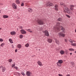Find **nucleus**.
<instances>
[{
  "mask_svg": "<svg viewBox=\"0 0 76 76\" xmlns=\"http://www.w3.org/2000/svg\"><path fill=\"white\" fill-rule=\"evenodd\" d=\"M60 23H57L56 24V26H57L56 27L55 29V30L57 31V32L60 31V29H61V28L62 31H64V28L62 26H60Z\"/></svg>",
  "mask_w": 76,
  "mask_h": 76,
  "instance_id": "1",
  "label": "nucleus"
},
{
  "mask_svg": "<svg viewBox=\"0 0 76 76\" xmlns=\"http://www.w3.org/2000/svg\"><path fill=\"white\" fill-rule=\"evenodd\" d=\"M64 12L65 13L67 12V13H68V14H70V15L72 14V12L71 10L68 9V8H67V7L64 6Z\"/></svg>",
  "mask_w": 76,
  "mask_h": 76,
  "instance_id": "2",
  "label": "nucleus"
},
{
  "mask_svg": "<svg viewBox=\"0 0 76 76\" xmlns=\"http://www.w3.org/2000/svg\"><path fill=\"white\" fill-rule=\"evenodd\" d=\"M37 22L39 25H44V21L41 20H38L37 21Z\"/></svg>",
  "mask_w": 76,
  "mask_h": 76,
  "instance_id": "3",
  "label": "nucleus"
},
{
  "mask_svg": "<svg viewBox=\"0 0 76 76\" xmlns=\"http://www.w3.org/2000/svg\"><path fill=\"white\" fill-rule=\"evenodd\" d=\"M12 7L14 9H17V5L16 4L13 3L12 4Z\"/></svg>",
  "mask_w": 76,
  "mask_h": 76,
  "instance_id": "4",
  "label": "nucleus"
},
{
  "mask_svg": "<svg viewBox=\"0 0 76 76\" xmlns=\"http://www.w3.org/2000/svg\"><path fill=\"white\" fill-rule=\"evenodd\" d=\"M20 32L22 34H26V32L23 29H21L20 30Z\"/></svg>",
  "mask_w": 76,
  "mask_h": 76,
  "instance_id": "5",
  "label": "nucleus"
},
{
  "mask_svg": "<svg viewBox=\"0 0 76 76\" xmlns=\"http://www.w3.org/2000/svg\"><path fill=\"white\" fill-rule=\"evenodd\" d=\"M45 36H47V37H48L49 36V33H48V31L46 30L45 31Z\"/></svg>",
  "mask_w": 76,
  "mask_h": 76,
  "instance_id": "6",
  "label": "nucleus"
},
{
  "mask_svg": "<svg viewBox=\"0 0 76 76\" xmlns=\"http://www.w3.org/2000/svg\"><path fill=\"white\" fill-rule=\"evenodd\" d=\"M46 6H53V4L52 3L50 4L49 2H48L46 4Z\"/></svg>",
  "mask_w": 76,
  "mask_h": 76,
  "instance_id": "7",
  "label": "nucleus"
},
{
  "mask_svg": "<svg viewBox=\"0 0 76 76\" xmlns=\"http://www.w3.org/2000/svg\"><path fill=\"white\" fill-rule=\"evenodd\" d=\"M58 35L59 36H61L62 37H64V36H65V34L63 33H59L58 34Z\"/></svg>",
  "mask_w": 76,
  "mask_h": 76,
  "instance_id": "8",
  "label": "nucleus"
},
{
  "mask_svg": "<svg viewBox=\"0 0 76 76\" xmlns=\"http://www.w3.org/2000/svg\"><path fill=\"white\" fill-rule=\"evenodd\" d=\"M37 63L39 66H42V62H41L40 61H38L37 62Z\"/></svg>",
  "mask_w": 76,
  "mask_h": 76,
  "instance_id": "9",
  "label": "nucleus"
},
{
  "mask_svg": "<svg viewBox=\"0 0 76 76\" xmlns=\"http://www.w3.org/2000/svg\"><path fill=\"white\" fill-rule=\"evenodd\" d=\"M17 47L18 48H22V45H21L18 44V45H17Z\"/></svg>",
  "mask_w": 76,
  "mask_h": 76,
  "instance_id": "10",
  "label": "nucleus"
},
{
  "mask_svg": "<svg viewBox=\"0 0 76 76\" xmlns=\"http://www.w3.org/2000/svg\"><path fill=\"white\" fill-rule=\"evenodd\" d=\"M14 75H16V76H20V74L19 72H15L14 73Z\"/></svg>",
  "mask_w": 76,
  "mask_h": 76,
  "instance_id": "11",
  "label": "nucleus"
},
{
  "mask_svg": "<svg viewBox=\"0 0 76 76\" xmlns=\"http://www.w3.org/2000/svg\"><path fill=\"white\" fill-rule=\"evenodd\" d=\"M32 11H33L32 9L31 8H28V12H29L30 13H31V12H32Z\"/></svg>",
  "mask_w": 76,
  "mask_h": 76,
  "instance_id": "12",
  "label": "nucleus"
},
{
  "mask_svg": "<svg viewBox=\"0 0 76 76\" xmlns=\"http://www.w3.org/2000/svg\"><path fill=\"white\" fill-rule=\"evenodd\" d=\"M74 7H75V6L73 5H71L70 6V9L72 10H73V8H74Z\"/></svg>",
  "mask_w": 76,
  "mask_h": 76,
  "instance_id": "13",
  "label": "nucleus"
},
{
  "mask_svg": "<svg viewBox=\"0 0 76 76\" xmlns=\"http://www.w3.org/2000/svg\"><path fill=\"white\" fill-rule=\"evenodd\" d=\"M10 34L12 35H15L16 34V32L15 31H12L10 32Z\"/></svg>",
  "mask_w": 76,
  "mask_h": 76,
  "instance_id": "14",
  "label": "nucleus"
},
{
  "mask_svg": "<svg viewBox=\"0 0 76 76\" xmlns=\"http://www.w3.org/2000/svg\"><path fill=\"white\" fill-rule=\"evenodd\" d=\"M60 53L61 54L63 55L65 53V52L64 50H61L60 51Z\"/></svg>",
  "mask_w": 76,
  "mask_h": 76,
  "instance_id": "15",
  "label": "nucleus"
},
{
  "mask_svg": "<svg viewBox=\"0 0 76 76\" xmlns=\"http://www.w3.org/2000/svg\"><path fill=\"white\" fill-rule=\"evenodd\" d=\"M48 41L49 43H51V42H52V41H53V40H52V39H49L48 40Z\"/></svg>",
  "mask_w": 76,
  "mask_h": 76,
  "instance_id": "16",
  "label": "nucleus"
},
{
  "mask_svg": "<svg viewBox=\"0 0 76 76\" xmlns=\"http://www.w3.org/2000/svg\"><path fill=\"white\" fill-rule=\"evenodd\" d=\"M26 75L28 76H31V74H30V72H26Z\"/></svg>",
  "mask_w": 76,
  "mask_h": 76,
  "instance_id": "17",
  "label": "nucleus"
},
{
  "mask_svg": "<svg viewBox=\"0 0 76 76\" xmlns=\"http://www.w3.org/2000/svg\"><path fill=\"white\" fill-rule=\"evenodd\" d=\"M2 17L3 18H9V16L7 15H4L2 16Z\"/></svg>",
  "mask_w": 76,
  "mask_h": 76,
  "instance_id": "18",
  "label": "nucleus"
},
{
  "mask_svg": "<svg viewBox=\"0 0 76 76\" xmlns=\"http://www.w3.org/2000/svg\"><path fill=\"white\" fill-rule=\"evenodd\" d=\"M15 3L16 4H20V1L19 0H16L15 1Z\"/></svg>",
  "mask_w": 76,
  "mask_h": 76,
  "instance_id": "19",
  "label": "nucleus"
},
{
  "mask_svg": "<svg viewBox=\"0 0 76 76\" xmlns=\"http://www.w3.org/2000/svg\"><path fill=\"white\" fill-rule=\"evenodd\" d=\"M55 10H58V5H56V6H55Z\"/></svg>",
  "mask_w": 76,
  "mask_h": 76,
  "instance_id": "20",
  "label": "nucleus"
},
{
  "mask_svg": "<svg viewBox=\"0 0 76 76\" xmlns=\"http://www.w3.org/2000/svg\"><path fill=\"white\" fill-rule=\"evenodd\" d=\"M26 31H28V32H29L30 33H32V31L31 30V29H26Z\"/></svg>",
  "mask_w": 76,
  "mask_h": 76,
  "instance_id": "21",
  "label": "nucleus"
},
{
  "mask_svg": "<svg viewBox=\"0 0 76 76\" xmlns=\"http://www.w3.org/2000/svg\"><path fill=\"white\" fill-rule=\"evenodd\" d=\"M55 42L57 44H58V45L60 44V42L58 41V39H56Z\"/></svg>",
  "mask_w": 76,
  "mask_h": 76,
  "instance_id": "22",
  "label": "nucleus"
},
{
  "mask_svg": "<svg viewBox=\"0 0 76 76\" xmlns=\"http://www.w3.org/2000/svg\"><path fill=\"white\" fill-rule=\"evenodd\" d=\"M58 62L61 64H62L63 63V60H59Z\"/></svg>",
  "mask_w": 76,
  "mask_h": 76,
  "instance_id": "23",
  "label": "nucleus"
},
{
  "mask_svg": "<svg viewBox=\"0 0 76 76\" xmlns=\"http://www.w3.org/2000/svg\"><path fill=\"white\" fill-rule=\"evenodd\" d=\"M57 65L59 67L61 66V64H60V63H59L58 62H57Z\"/></svg>",
  "mask_w": 76,
  "mask_h": 76,
  "instance_id": "24",
  "label": "nucleus"
},
{
  "mask_svg": "<svg viewBox=\"0 0 76 76\" xmlns=\"http://www.w3.org/2000/svg\"><path fill=\"white\" fill-rule=\"evenodd\" d=\"M2 69H2L3 72H5V71H6V68H5V67H3Z\"/></svg>",
  "mask_w": 76,
  "mask_h": 76,
  "instance_id": "25",
  "label": "nucleus"
},
{
  "mask_svg": "<svg viewBox=\"0 0 76 76\" xmlns=\"http://www.w3.org/2000/svg\"><path fill=\"white\" fill-rule=\"evenodd\" d=\"M25 46L26 47H28L29 46V43H27L25 45Z\"/></svg>",
  "mask_w": 76,
  "mask_h": 76,
  "instance_id": "26",
  "label": "nucleus"
},
{
  "mask_svg": "<svg viewBox=\"0 0 76 76\" xmlns=\"http://www.w3.org/2000/svg\"><path fill=\"white\" fill-rule=\"evenodd\" d=\"M9 41L10 42V43H13V41L12 40V39H9Z\"/></svg>",
  "mask_w": 76,
  "mask_h": 76,
  "instance_id": "27",
  "label": "nucleus"
},
{
  "mask_svg": "<svg viewBox=\"0 0 76 76\" xmlns=\"http://www.w3.org/2000/svg\"><path fill=\"white\" fill-rule=\"evenodd\" d=\"M57 20H58V21H60V22H61V21H62V18H59Z\"/></svg>",
  "mask_w": 76,
  "mask_h": 76,
  "instance_id": "28",
  "label": "nucleus"
},
{
  "mask_svg": "<svg viewBox=\"0 0 76 76\" xmlns=\"http://www.w3.org/2000/svg\"><path fill=\"white\" fill-rule=\"evenodd\" d=\"M60 4L61 5L64 6H64H66L65 5V4H63V3L62 2H61Z\"/></svg>",
  "mask_w": 76,
  "mask_h": 76,
  "instance_id": "29",
  "label": "nucleus"
},
{
  "mask_svg": "<svg viewBox=\"0 0 76 76\" xmlns=\"http://www.w3.org/2000/svg\"><path fill=\"white\" fill-rule=\"evenodd\" d=\"M71 45L72 46H76V43H71Z\"/></svg>",
  "mask_w": 76,
  "mask_h": 76,
  "instance_id": "30",
  "label": "nucleus"
},
{
  "mask_svg": "<svg viewBox=\"0 0 76 76\" xmlns=\"http://www.w3.org/2000/svg\"><path fill=\"white\" fill-rule=\"evenodd\" d=\"M21 74H22V75H23V76H25V74L23 73V72H21Z\"/></svg>",
  "mask_w": 76,
  "mask_h": 76,
  "instance_id": "31",
  "label": "nucleus"
},
{
  "mask_svg": "<svg viewBox=\"0 0 76 76\" xmlns=\"http://www.w3.org/2000/svg\"><path fill=\"white\" fill-rule=\"evenodd\" d=\"M69 42H71V43H73V41H73L72 39H70L69 40Z\"/></svg>",
  "mask_w": 76,
  "mask_h": 76,
  "instance_id": "32",
  "label": "nucleus"
},
{
  "mask_svg": "<svg viewBox=\"0 0 76 76\" xmlns=\"http://www.w3.org/2000/svg\"><path fill=\"white\" fill-rule=\"evenodd\" d=\"M5 44L4 43H2L1 45V46L2 47H3L4 45Z\"/></svg>",
  "mask_w": 76,
  "mask_h": 76,
  "instance_id": "33",
  "label": "nucleus"
},
{
  "mask_svg": "<svg viewBox=\"0 0 76 76\" xmlns=\"http://www.w3.org/2000/svg\"><path fill=\"white\" fill-rule=\"evenodd\" d=\"M69 51H74V49L72 48L69 49Z\"/></svg>",
  "mask_w": 76,
  "mask_h": 76,
  "instance_id": "34",
  "label": "nucleus"
},
{
  "mask_svg": "<svg viewBox=\"0 0 76 76\" xmlns=\"http://www.w3.org/2000/svg\"><path fill=\"white\" fill-rule=\"evenodd\" d=\"M20 38L22 39L23 38V35H22L21 34L20 35Z\"/></svg>",
  "mask_w": 76,
  "mask_h": 76,
  "instance_id": "35",
  "label": "nucleus"
},
{
  "mask_svg": "<svg viewBox=\"0 0 76 76\" xmlns=\"http://www.w3.org/2000/svg\"><path fill=\"white\" fill-rule=\"evenodd\" d=\"M8 61L9 62H12V59H9V60H8Z\"/></svg>",
  "mask_w": 76,
  "mask_h": 76,
  "instance_id": "36",
  "label": "nucleus"
},
{
  "mask_svg": "<svg viewBox=\"0 0 76 76\" xmlns=\"http://www.w3.org/2000/svg\"><path fill=\"white\" fill-rule=\"evenodd\" d=\"M66 16L67 17V18H70V16H69L68 15H66Z\"/></svg>",
  "mask_w": 76,
  "mask_h": 76,
  "instance_id": "37",
  "label": "nucleus"
},
{
  "mask_svg": "<svg viewBox=\"0 0 76 76\" xmlns=\"http://www.w3.org/2000/svg\"><path fill=\"white\" fill-rule=\"evenodd\" d=\"M19 28L20 29H22L23 28L22 26H19Z\"/></svg>",
  "mask_w": 76,
  "mask_h": 76,
  "instance_id": "38",
  "label": "nucleus"
},
{
  "mask_svg": "<svg viewBox=\"0 0 76 76\" xmlns=\"http://www.w3.org/2000/svg\"><path fill=\"white\" fill-rule=\"evenodd\" d=\"M21 5V6H24V4L23 3H22Z\"/></svg>",
  "mask_w": 76,
  "mask_h": 76,
  "instance_id": "39",
  "label": "nucleus"
},
{
  "mask_svg": "<svg viewBox=\"0 0 76 76\" xmlns=\"http://www.w3.org/2000/svg\"><path fill=\"white\" fill-rule=\"evenodd\" d=\"M0 41L1 42H2V41H3V40L2 39H0Z\"/></svg>",
  "mask_w": 76,
  "mask_h": 76,
  "instance_id": "40",
  "label": "nucleus"
},
{
  "mask_svg": "<svg viewBox=\"0 0 76 76\" xmlns=\"http://www.w3.org/2000/svg\"><path fill=\"white\" fill-rule=\"evenodd\" d=\"M71 64L73 66H74V65H75V63H74V62H72Z\"/></svg>",
  "mask_w": 76,
  "mask_h": 76,
  "instance_id": "41",
  "label": "nucleus"
},
{
  "mask_svg": "<svg viewBox=\"0 0 76 76\" xmlns=\"http://www.w3.org/2000/svg\"><path fill=\"white\" fill-rule=\"evenodd\" d=\"M12 67H15V64H12Z\"/></svg>",
  "mask_w": 76,
  "mask_h": 76,
  "instance_id": "42",
  "label": "nucleus"
},
{
  "mask_svg": "<svg viewBox=\"0 0 76 76\" xmlns=\"http://www.w3.org/2000/svg\"><path fill=\"white\" fill-rule=\"evenodd\" d=\"M2 68H3V66H0V69H2Z\"/></svg>",
  "mask_w": 76,
  "mask_h": 76,
  "instance_id": "43",
  "label": "nucleus"
},
{
  "mask_svg": "<svg viewBox=\"0 0 76 76\" xmlns=\"http://www.w3.org/2000/svg\"><path fill=\"white\" fill-rule=\"evenodd\" d=\"M18 51V50H17V49H16L15 50V53H16Z\"/></svg>",
  "mask_w": 76,
  "mask_h": 76,
  "instance_id": "44",
  "label": "nucleus"
},
{
  "mask_svg": "<svg viewBox=\"0 0 76 76\" xmlns=\"http://www.w3.org/2000/svg\"><path fill=\"white\" fill-rule=\"evenodd\" d=\"M66 76H70V75L68 74V75H67Z\"/></svg>",
  "mask_w": 76,
  "mask_h": 76,
  "instance_id": "45",
  "label": "nucleus"
},
{
  "mask_svg": "<svg viewBox=\"0 0 76 76\" xmlns=\"http://www.w3.org/2000/svg\"><path fill=\"white\" fill-rule=\"evenodd\" d=\"M3 4H1V3L0 4V5H1V6H2V5H3Z\"/></svg>",
  "mask_w": 76,
  "mask_h": 76,
  "instance_id": "46",
  "label": "nucleus"
},
{
  "mask_svg": "<svg viewBox=\"0 0 76 76\" xmlns=\"http://www.w3.org/2000/svg\"><path fill=\"white\" fill-rule=\"evenodd\" d=\"M65 42H67V39H65Z\"/></svg>",
  "mask_w": 76,
  "mask_h": 76,
  "instance_id": "47",
  "label": "nucleus"
},
{
  "mask_svg": "<svg viewBox=\"0 0 76 76\" xmlns=\"http://www.w3.org/2000/svg\"><path fill=\"white\" fill-rule=\"evenodd\" d=\"M75 32H76V29L75 30Z\"/></svg>",
  "mask_w": 76,
  "mask_h": 76,
  "instance_id": "48",
  "label": "nucleus"
},
{
  "mask_svg": "<svg viewBox=\"0 0 76 76\" xmlns=\"http://www.w3.org/2000/svg\"><path fill=\"white\" fill-rule=\"evenodd\" d=\"M72 53H70V54L71 55H72Z\"/></svg>",
  "mask_w": 76,
  "mask_h": 76,
  "instance_id": "49",
  "label": "nucleus"
},
{
  "mask_svg": "<svg viewBox=\"0 0 76 76\" xmlns=\"http://www.w3.org/2000/svg\"><path fill=\"white\" fill-rule=\"evenodd\" d=\"M1 28H0V30H1Z\"/></svg>",
  "mask_w": 76,
  "mask_h": 76,
  "instance_id": "50",
  "label": "nucleus"
},
{
  "mask_svg": "<svg viewBox=\"0 0 76 76\" xmlns=\"http://www.w3.org/2000/svg\"><path fill=\"white\" fill-rule=\"evenodd\" d=\"M63 32H64V31H63Z\"/></svg>",
  "mask_w": 76,
  "mask_h": 76,
  "instance_id": "51",
  "label": "nucleus"
},
{
  "mask_svg": "<svg viewBox=\"0 0 76 76\" xmlns=\"http://www.w3.org/2000/svg\"><path fill=\"white\" fill-rule=\"evenodd\" d=\"M13 45H12V47H13Z\"/></svg>",
  "mask_w": 76,
  "mask_h": 76,
  "instance_id": "52",
  "label": "nucleus"
},
{
  "mask_svg": "<svg viewBox=\"0 0 76 76\" xmlns=\"http://www.w3.org/2000/svg\"><path fill=\"white\" fill-rule=\"evenodd\" d=\"M75 53H76V51L75 52Z\"/></svg>",
  "mask_w": 76,
  "mask_h": 76,
  "instance_id": "53",
  "label": "nucleus"
},
{
  "mask_svg": "<svg viewBox=\"0 0 76 76\" xmlns=\"http://www.w3.org/2000/svg\"><path fill=\"white\" fill-rule=\"evenodd\" d=\"M18 18L19 19V18Z\"/></svg>",
  "mask_w": 76,
  "mask_h": 76,
  "instance_id": "54",
  "label": "nucleus"
},
{
  "mask_svg": "<svg viewBox=\"0 0 76 76\" xmlns=\"http://www.w3.org/2000/svg\"><path fill=\"white\" fill-rule=\"evenodd\" d=\"M75 14H76V13Z\"/></svg>",
  "mask_w": 76,
  "mask_h": 76,
  "instance_id": "55",
  "label": "nucleus"
},
{
  "mask_svg": "<svg viewBox=\"0 0 76 76\" xmlns=\"http://www.w3.org/2000/svg\"><path fill=\"white\" fill-rule=\"evenodd\" d=\"M67 51V50H66V51Z\"/></svg>",
  "mask_w": 76,
  "mask_h": 76,
  "instance_id": "56",
  "label": "nucleus"
}]
</instances>
